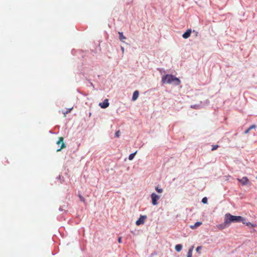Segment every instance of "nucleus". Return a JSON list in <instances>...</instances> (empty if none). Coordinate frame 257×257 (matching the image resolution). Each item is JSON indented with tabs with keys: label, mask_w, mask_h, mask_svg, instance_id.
Instances as JSON below:
<instances>
[{
	"label": "nucleus",
	"mask_w": 257,
	"mask_h": 257,
	"mask_svg": "<svg viewBox=\"0 0 257 257\" xmlns=\"http://www.w3.org/2000/svg\"><path fill=\"white\" fill-rule=\"evenodd\" d=\"M224 223L225 224L229 223H242L244 225H253L250 222H248L247 219L241 216H234L230 213H227L225 215Z\"/></svg>",
	"instance_id": "nucleus-1"
},
{
	"label": "nucleus",
	"mask_w": 257,
	"mask_h": 257,
	"mask_svg": "<svg viewBox=\"0 0 257 257\" xmlns=\"http://www.w3.org/2000/svg\"><path fill=\"white\" fill-rule=\"evenodd\" d=\"M162 82L163 83H174L175 85H178L180 83V80L179 78L170 74L164 75L162 78Z\"/></svg>",
	"instance_id": "nucleus-2"
},
{
	"label": "nucleus",
	"mask_w": 257,
	"mask_h": 257,
	"mask_svg": "<svg viewBox=\"0 0 257 257\" xmlns=\"http://www.w3.org/2000/svg\"><path fill=\"white\" fill-rule=\"evenodd\" d=\"M160 198V196L155 193L151 194L152 202L153 205H156L158 204V200Z\"/></svg>",
	"instance_id": "nucleus-3"
},
{
	"label": "nucleus",
	"mask_w": 257,
	"mask_h": 257,
	"mask_svg": "<svg viewBox=\"0 0 257 257\" xmlns=\"http://www.w3.org/2000/svg\"><path fill=\"white\" fill-rule=\"evenodd\" d=\"M237 180L241 183L242 185L250 184V182L246 177H243L241 179H237Z\"/></svg>",
	"instance_id": "nucleus-4"
},
{
	"label": "nucleus",
	"mask_w": 257,
	"mask_h": 257,
	"mask_svg": "<svg viewBox=\"0 0 257 257\" xmlns=\"http://www.w3.org/2000/svg\"><path fill=\"white\" fill-rule=\"evenodd\" d=\"M64 139L63 137H60L59 138V140L57 142V144L59 145L60 144H61V146L60 149H58L57 150V152L60 151L61 149L65 148L66 147V145L65 143H64Z\"/></svg>",
	"instance_id": "nucleus-5"
},
{
	"label": "nucleus",
	"mask_w": 257,
	"mask_h": 257,
	"mask_svg": "<svg viewBox=\"0 0 257 257\" xmlns=\"http://www.w3.org/2000/svg\"><path fill=\"white\" fill-rule=\"evenodd\" d=\"M146 218V215H141L140 218L136 221V225H140L141 224H143Z\"/></svg>",
	"instance_id": "nucleus-6"
},
{
	"label": "nucleus",
	"mask_w": 257,
	"mask_h": 257,
	"mask_svg": "<svg viewBox=\"0 0 257 257\" xmlns=\"http://www.w3.org/2000/svg\"><path fill=\"white\" fill-rule=\"evenodd\" d=\"M109 104L108 100L107 99H105L102 102L99 103V105L102 108H105L109 106Z\"/></svg>",
	"instance_id": "nucleus-7"
},
{
	"label": "nucleus",
	"mask_w": 257,
	"mask_h": 257,
	"mask_svg": "<svg viewBox=\"0 0 257 257\" xmlns=\"http://www.w3.org/2000/svg\"><path fill=\"white\" fill-rule=\"evenodd\" d=\"M191 32L192 31H191V29L187 30V31L183 34V35H182L183 38L184 39L188 38L190 36Z\"/></svg>",
	"instance_id": "nucleus-8"
},
{
	"label": "nucleus",
	"mask_w": 257,
	"mask_h": 257,
	"mask_svg": "<svg viewBox=\"0 0 257 257\" xmlns=\"http://www.w3.org/2000/svg\"><path fill=\"white\" fill-rule=\"evenodd\" d=\"M139 94V93L138 90H136L135 91H134V92L133 93V96H132V100L134 101L136 100L138 98Z\"/></svg>",
	"instance_id": "nucleus-9"
},
{
	"label": "nucleus",
	"mask_w": 257,
	"mask_h": 257,
	"mask_svg": "<svg viewBox=\"0 0 257 257\" xmlns=\"http://www.w3.org/2000/svg\"><path fill=\"white\" fill-rule=\"evenodd\" d=\"M256 127V125L255 124L251 125L249 127H248L245 132L244 134H246L248 133V132L251 131V130L254 129Z\"/></svg>",
	"instance_id": "nucleus-10"
},
{
	"label": "nucleus",
	"mask_w": 257,
	"mask_h": 257,
	"mask_svg": "<svg viewBox=\"0 0 257 257\" xmlns=\"http://www.w3.org/2000/svg\"><path fill=\"white\" fill-rule=\"evenodd\" d=\"M194 248V246H191V247L189 249L187 253V257H192V251Z\"/></svg>",
	"instance_id": "nucleus-11"
},
{
	"label": "nucleus",
	"mask_w": 257,
	"mask_h": 257,
	"mask_svg": "<svg viewBox=\"0 0 257 257\" xmlns=\"http://www.w3.org/2000/svg\"><path fill=\"white\" fill-rule=\"evenodd\" d=\"M118 34L119 39L121 41L123 42V40L126 39L125 37L123 36L122 32H118Z\"/></svg>",
	"instance_id": "nucleus-12"
},
{
	"label": "nucleus",
	"mask_w": 257,
	"mask_h": 257,
	"mask_svg": "<svg viewBox=\"0 0 257 257\" xmlns=\"http://www.w3.org/2000/svg\"><path fill=\"white\" fill-rule=\"evenodd\" d=\"M182 248V245L180 244H177L175 246V249L177 251H180Z\"/></svg>",
	"instance_id": "nucleus-13"
},
{
	"label": "nucleus",
	"mask_w": 257,
	"mask_h": 257,
	"mask_svg": "<svg viewBox=\"0 0 257 257\" xmlns=\"http://www.w3.org/2000/svg\"><path fill=\"white\" fill-rule=\"evenodd\" d=\"M191 107L194 109H200L201 108V105L200 104L192 105Z\"/></svg>",
	"instance_id": "nucleus-14"
},
{
	"label": "nucleus",
	"mask_w": 257,
	"mask_h": 257,
	"mask_svg": "<svg viewBox=\"0 0 257 257\" xmlns=\"http://www.w3.org/2000/svg\"><path fill=\"white\" fill-rule=\"evenodd\" d=\"M136 153H137V151H136V152H135V153H133L129 155V156H128V159H129L130 160H132L134 158L135 156V155L136 154Z\"/></svg>",
	"instance_id": "nucleus-15"
},
{
	"label": "nucleus",
	"mask_w": 257,
	"mask_h": 257,
	"mask_svg": "<svg viewBox=\"0 0 257 257\" xmlns=\"http://www.w3.org/2000/svg\"><path fill=\"white\" fill-rule=\"evenodd\" d=\"M202 202L204 204H206L207 203V197H203L202 199Z\"/></svg>",
	"instance_id": "nucleus-16"
},
{
	"label": "nucleus",
	"mask_w": 257,
	"mask_h": 257,
	"mask_svg": "<svg viewBox=\"0 0 257 257\" xmlns=\"http://www.w3.org/2000/svg\"><path fill=\"white\" fill-rule=\"evenodd\" d=\"M120 131L118 130L116 132V133L115 134V137L116 138H118L120 136Z\"/></svg>",
	"instance_id": "nucleus-17"
},
{
	"label": "nucleus",
	"mask_w": 257,
	"mask_h": 257,
	"mask_svg": "<svg viewBox=\"0 0 257 257\" xmlns=\"http://www.w3.org/2000/svg\"><path fill=\"white\" fill-rule=\"evenodd\" d=\"M156 190L159 193H161L163 192V189L158 187L156 188Z\"/></svg>",
	"instance_id": "nucleus-18"
},
{
	"label": "nucleus",
	"mask_w": 257,
	"mask_h": 257,
	"mask_svg": "<svg viewBox=\"0 0 257 257\" xmlns=\"http://www.w3.org/2000/svg\"><path fill=\"white\" fill-rule=\"evenodd\" d=\"M73 109V107L72 108H69L68 109L66 112H64L63 113L64 115H65L66 114H67L69 112H70V111H71V110Z\"/></svg>",
	"instance_id": "nucleus-19"
},
{
	"label": "nucleus",
	"mask_w": 257,
	"mask_h": 257,
	"mask_svg": "<svg viewBox=\"0 0 257 257\" xmlns=\"http://www.w3.org/2000/svg\"><path fill=\"white\" fill-rule=\"evenodd\" d=\"M202 247L201 246H197L196 249V250L197 252H198V253H200V250L201 249Z\"/></svg>",
	"instance_id": "nucleus-20"
},
{
	"label": "nucleus",
	"mask_w": 257,
	"mask_h": 257,
	"mask_svg": "<svg viewBox=\"0 0 257 257\" xmlns=\"http://www.w3.org/2000/svg\"><path fill=\"white\" fill-rule=\"evenodd\" d=\"M218 148V145H214V146H212L211 150L212 151H214V150H216Z\"/></svg>",
	"instance_id": "nucleus-21"
},
{
	"label": "nucleus",
	"mask_w": 257,
	"mask_h": 257,
	"mask_svg": "<svg viewBox=\"0 0 257 257\" xmlns=\"http://www.w3.org/2000/svg\"><path fill=\"white\" fill-rule=\"evenodd\" d=\"M79 197L80 198V199L81 201L84 202V198L80 195H79Z\"/></svg>",
	"instance_id": "nucleus-22"
},
{
	"label": "nucleus",
	"mask_w": 257,
	"mask_h": 257,
	"mask_svg": "<svg viewBox=\"0 0 257 257\" xmlns=\"http://www.w3.org/2000/svg\"><path fill=\"white\" fill-rule=\"evenodd\" d=\"M198 226H190V227L192 229H196Z\"/></svg>",
	"instance_id": "nucleus-23"
},
{
	"label": "nucleus",
	"mask_w": 257,
	"mask_h": 257,
	"mask_svg": "<svg viewBox=\"0 0 257 257\" xmlns=\"http://www.w3.org/2000/svg\"><path fill=\"white\" fill-rule=\"evenodd\" d=\"M201 222H196L194 223V225H201Z\"/></svg>",
	"instance_id": "nucleus-24"
},
{
	"label": "nucleus",
	"mask_w": 257,
	"mask_h": 257,
	"mask_svg": "<svg viewBox=\"0 0 257 257\" xmlns=\"http://www.w3.org/2000/svg\"><path fill=\"white\" fill-rule=\"evenodd\" d=\"M118 241L119 243H121V237H119L118 239Z\"/></svg>",
	"instance_id": "nucleus-25"
},
{
	"label": "nucleus",
	"mask_w": 257,
	"mask_h": 257,
	"mask_svg": "<svg viewBox=\"0 0 257 257\" xmlns=\"http://www.w3.org/2000/svg\"><path fill=\"white\" fill-rule=\"evenodd\" d=\"M121 50L122 53H123L124 49V48L122 46L121 47Z\"/></svg>",
	"instance_id": "nucleus-26"
},
{
	"label": "nucleus",
	"mask_w": 257,
	"mask_h": 257,
	"mask_svg": "<svg viewBox=\"0 0 257 257\" xmlns=\"http://www.w3.org/2000/svg\"><path fill=\"white\" fill-rule=\"evenodd\" d=\"M220 229H223V227L222 226H220Z\"/></svg>",
	"instance_id": "nucleus-27"
}]
</instances>
